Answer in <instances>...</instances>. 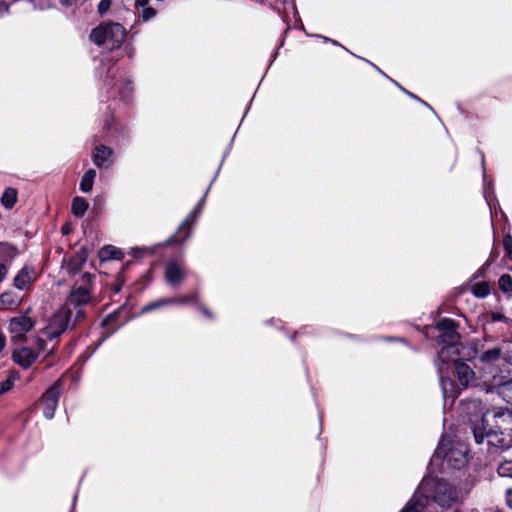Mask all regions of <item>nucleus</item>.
<instances>
[{
	"label": "nucleus",
	"mask_w": 512,
	"mask_h": 512,
	"mask_svg": "<svg viewBox=\"0 0 512 512\" xmlns=\"http://www.w3.org/2000/svg\"><path fill=\"white\" fill-rule=\"evenodd\" d=\"M126 37V29L116 22L101 23L90 33V40L104 49L114 50L121 47Z\"/></svg>",
	"instance_id": "nucleus-3"
},
{
	"label": "nucleus",
	"mask_w": 512,
	"mask_h": 512,
	"mask_svg": "<svg viewBox=\"0 0 512 512\" xmlns=\"http://www.w3.org/2000/svg\"><path fill=\"white\" fill-rule=\"evenodd\" d=\"M93 277H94L93 275H91L89 273H85V274H83L82 279H83L84 283H90L92 281Z\"/></svg>",
	"instance_id": "nucleus-41"
},
{
	"label": "nucleus",
	"mask_w": 512,
	"mask_h": 512,
	"mask_svg": "<svg viewBox=\"0 0 512 512\" xmlns=\"http://www.w3.org/2000/svg\"><path fill=\"white\" fill-rule=\"evenodd\" d=\"M88 209V202L82 197H76L72 202V212L75 216L81 217Z\"/></svg>",
	"instance_id": "nucleus-24"
},
{
	"label": "nucleus",
	"mask_w": 512,
	"mask_h": 512,
	"mask_svg": "<svg viewBox=\"0 0 512 512\" xmlns=\"http://www.w3.org/2000/svg\"><path fill=\"white\" fill-rule=\"evenodd\" d=\"M5 346V338H4V335L0 332V351L4 348Z\"/></svg>",
	"instance_id": "nucleus-45"
},
{
	"label": "nucleus",
	"mask_w": 512,
	"mask_h": 512,
	"mask_svg": "<svg viewBox=\"0 0 512 512\" xmlns=\"http://www.w3.org/2000/svg\"><path fill=\"white\" fill-rule=\"evenodd\" d=\"M85 261L84 258H77V264L75 266L71 264L68 265L67 269L70 273H73L75 274L79 269H80V266L81 264Z\"/></svg>",
	"instance_id": "nucleus-33"
},
{
	"label": "nucleus",
	"mask_w": 512,
	"mask_h": 512,
	"mask_svg": "<svg viewBox=\"0 0 512 512\" xmlns=\"http://www.w3.org/2000/svg\"><path fill=\"white\" fill-rule=\"evenodd\" d=\"M126 53L129 57H132L133 55V49L132 48H126Z\"/></svg>",
	"instance_id": "nucleus-52"
},
{
	"label": "nucleus",
	"mask_w": 512,
	"mask_h": 512,
	"mask_svg": "<svg viewBox=\"0 0 512 512\" xmlns=\"http://www.w3.org/2000/svg\"><path fill=\"white\" fill-rule=\"evenodd\" d=\"M91 160L98 169L108 170L114 165L116 154L110 146L100 143L92 149Z\"/></svg>",
	"instance_id": "nucleus-7"
},
{
	"label": "nucleus",
	"mask_w": 512,
	"mask_h": 512,
	"mask_svg": "<svg viewBox=\"0 0 512 512\" xmlns=\"http://www.w3.org/2000/svg\"><path fill=\"white\" fill-rule=\"evenodd\" d=\"M84 315V311L82 309H78L75 315L74 322L78 321L80 318H82Z\"/></svg>",
	"instance_id": "nucleus-43"
},
{
	"label": "nucleus",
	"mask_w": 512,
	"mask_h": 512,
	"mask_svg": "<svg viewBox=\"0 0 512 512\" xmlns=\"http://www.w3.org/2000/svg\"><path fill=\"white\" fill-rule=\"evenodd\" d=\"M437 328L441 331H444L449 341L451 342H455L458 338V334L455 331V323L450 319H442L440 322H438Z\"/></svg>",
	"instance_id": "nucleus-21"
},
{
	"label": "nucleus",
	"mask_w": 512,
	"mask_h": 512,
	"mask_svg": "<svg viewBox=\"0 0 512 512\" xmlns=\"http://www.w3.org/2000/svg\"><path fill=\"white\" fill-rule=\"evenodd\" d=\"M454 369L458 381L462 386L467 387L474 379V371L462 360H456L454 362Z\"/></svg>",
	"instance_id": "nucleus-13"
},
{
	"label": "nucleus",
	"mask_w": 512,
	"mask_h": 512,
	"mask_svg": "<svg viewBox=\"0 0 512 512\" xmlns=\"http://www.w3.org/2000/svg\"><path fill=\"white\" fill-rule=\"evenodd\" d=\"M98 257L102 262L109 260H121L124 257V253L121 249L113 245H106L99 250Z\"/></svg>",
	"instance_id": "nucleus-17"
},
{
	"label": "nucleus",
	"mask_w": 512,
	"mask_h": 512,
	"mask_svg": "<svg viewBox=\"0 0 512 512\" xmlns=\"http://www.w3.org/2000/svg\"><path fill=\"white\" fill-rule=\"evenodd\" d=\"M393 82H394V83H395V84H396V85H397V86H398V87H399V88H400V89H401L405 94H407L410 98H412V99H414V100H416V101H421V99H420L417 95H415V94H413V93H411V92L407 91V90H406V89H404L402 86H400L397 82H395V81H393Z\"/></svg>",
	"instance_id": "nucleus-38"
},
{
	"label": "nucleus",
	"mask_w": 512,
	"mask_h": 512,
	"mask_svg": "<svg viewBox=\"0 0 512 512\" xmlns=\"http://www.w3.org/2000/svg\"><path fill=\"white\" fill-rule=\"evenodd\" d=\"M330 43L332 45H335V46H341L343 49H345L346 51H348L344 46H342L339 42H337L336 40L332 39V41H330Z\"/></svg>",
	"instance_id": "nucleus-50"
},
{
	"label": "nucleus",
	"mask_w": 512,
	"mask_h": 512,
	"mask_svg": "<svg viewBox=\"0 0 512 512\" xmlns=\"http://www.w3.org/2000/svg\"><path fill=\"white\" fill-rule=\"evenodd\" d=\"M499 288L503 292H510L512 291V277L508 274H504L499 279Z\"/></svg>",
	"instance_id": "nucleus-28"
},
{
	"label": "nucleus",
	"mask_w": 512,
	"mask_h": 512,
	"mask_svg": "<svg viewBox=\"0 0 512 512\" xmlns=\"http://www.w3.org/2000/svg\"><path fill=\"white\" fill-rule=\"evenodd\" d=\"M7 273L6 266L0 263V282L5 278Z\"/></svg>",
	"instance_id": "nucleus-40"
},
{
	"label": "nucleus",
	"mask_w": 512,
	"mask_h": 512,
	"mask_svg": "<svg viewBox=\"0 0 512 512\" xmlns=\"http://www.w3.org/2000/svg\"><path fill=\"white\" fill-rule=\"evenodd\" d=\"M129 133V128L118 121L114 114L110 111L109 107L106 106L102 118V139L113 144H118L125 141L128 138Z\"/></svg>",
	"instance_id": "nucleus-4"
},
{
	"label": "nucleus",
	"mask_w": 512,
	"mask_h": 512,
	"mask_svg": "<svg viewBox=\"0 0 512 512\" xmlns=\"http://www.w3.org/2000/svg\"><path fill=\"white\" fill-rule=\"evenodd\" d=\"M172 302L171 303H185L187 302V298H180V299H176V300H171Z\"/></svg>",
	"instance_id": "nucleus-49"
},
{
	"label": "nucleus",
	"mask_w": 512,
	"mask_h": 512,
	"mask_svg": "<svg viewBox=\"0 0 512 512\" xmlns=\"http://www.w3.org/2000/svg\"><path fill=\"white\" fill-rule=\"evenodd\" d=\"M34 270L32 268L24 267L16 275L14 285L18 289L26 288L34 280Z\"/></svg>",
	"instance_id": "nucleus-18"
},
{
	"label": "nucleus",
	"mask_w": 512,
	"mask_h": 512,
	"mask_svg": "<svg viewBox=\"0 0 512 512\" xmlns=\"http://www.w3.org/2000/svg\"><path fill=\"white\" fill-rule=\"evenodd\" d=\"M401 512H422L411 500Z\"/></svg>",
	"instance_id": "nucleus-35"
},
{
	"label": "nucleus",
	"mask_w": 512,
	"mask_h": 512,
	"mask_svg": "<svg viewBox=\"0 0 512 512\" xmlns=\"http://www.w3.org/2000/svg\"><path fill=\"white\" fill-rule=\"evenodd\" d=\"M77 0H60V3L66 7L73 5Z\"/></svg>",
	"instance_id": "nucleus-42"
},
{
	"label": "nucleus",
	"mask_w": 512,
	"mask_h": 512,
	"mask_svg": "<svg viewBox=\"0 0 512 512\" xmlns=\"http://www.w3.org/2000/svg\"><path fill=\"white\" fill-rule=\"evenodd\" d=\"M186 273L183 268L175 262L168 263L165 267V278L172 286L179 285L185 279Z\"/></svg>",
	"instance_id": "nucleus-12"
},
{
	"label": "nucleus",
	"mask_w": 512,
	"mask_h": 512,
	"mask_svg": "<svg viewBox=\"0 0 512 512\" xmlns=\"http://www.w3.org/2000/svg\"><path fill=\"white\" fill-rule=\"evenodd\" d=\"M13 387V380L8 378L0 383V395L10 391Z\"/></svg>",
	"instance_id": "nucleus-32"
},
{
	"label": "nucleus",
	"mask_w": 512,
	"mask_h": 512,
	"mask_svg": "<svg viewBox=\"0 0 512 512\" xmlns=\"http://www.w3.org/2000/svg\"><path fill=\"white\" fill-rule=\"evenodd\" d=\"M149 2L150 0H135V8L137 10V13L145 7L149 6Z\"/></svg>",
	"instance_id": "nucleus-36"
},
{
	"label": "nucleus",
	"mask_w": 512,
	"mask_h": 512,
	"mask_svg": "<svg viewBox=\"0 0 512 512\" xmlns=\"http://www.w3.org/2000/svg\"><path fill=\"white\" fill-rule=\"evenodd\" d=\"M71 232V226H62V234L68 235Z\"/></svg>",
	"instance_id": "nucleus-44"
},
{
	"label": "nucleus",
	"mask_w": 512,
	"mask_h": 512,
	"mask_svg": "<svg viewBox=\"0 0 512 512\" xmlns=\"http://www.w3.org/2000/svg\"><path fill=\"white\" fill-rule=\"evenodd\" d=\"M172 301L171 300H164V301H161V302H158V303H153V304H150L148 306H146L143 311H149L151 309H154V308H157V307H160L162 304H165V303H171Z\"/></svg>",
	"instance_id": "nucleus-37"
},
{
	"label": "nucleus",
	"mask_w": 512,
	"mask_h": 512,
	"mask_svg": "<svg viewBox=\"0 0 512 512\" xmlns=\"http://www.w3.org/2000/svg\"><path fill=\"white\" fill-rule=\"evenodd\" d=\"M156 14H157L156 9H154L153 7H150V6H147L144 9L140 10V12H138V16L143 22H147V21L151 20L152 18H154L156 16Z\"/></svg>",
	"instance_id": "nucleus-27"
},
{
	"label": "nucleus",
	"mask_w": 512,
	"mask_h": 512,
	"mask_svg": "<svg viewBox=\"0 0 512 512\" xmlns=\"http://www.w3.org/2000/svg\"><path fill=\"white\" fill-rule=\"evenodd\" d=\"M316 37L321 38L325 43H330V41H332L331 38H328L326 36L316 35Z\"/></svg>",
	"instance_id": "nucleus-48"
},
{
	"label": "nucleus",
	"mask_w": 512,
	"mask_h": 512,
	"mask_svg": "<svg viewBox=\"0 0 512 512\" xmlns=\"http://www.w3.org/2000/svg\"><path fill=\"white\" fill-rule=\"evenodd\" d=\"M492 319H493L494 321L502 320V319H503V315H501V314H493V315H492Z\"/></svg>",
	"instance_id": "nucleus-47"
},
{
	"label": "nucleus",
	"mask_w": 512,
	"mask_h": 512,
	"mask_svg": "<svg viewBox=\"0 0 512 512\" xmlns=\"http://www.w3.org/2000/svg\"><path fill=\"white\" fill-rule=\"evenodd\" d=\"M72 311L68 306L60 307L49 320L48 325L41 330V333L49 339L59 337L70 326Z\"/></svg>",
	"instance_id": "nucleus-6"
},
{
	"label": "nucleus",
	"mask_w": 512,
	"mask_h": 512,
	"mask_svg": "<svg viewBox=\"0 0 512 512\" xmlns=\"http://www.w3.org/2000/svg\"><path fill=\"white\" fill-rule=\"evenodd\" d=\"M120 289H121V284L116 285L114 288L115 292H119Z\"/></svg>",
	"instance_id": "nucleus-54"
},
{
	"label": "nucleus",
	"mask_w": 512,
	"mask_h": 512,
	"mask_svg": "<svg viewBox=\"0 0 512 512\" xmlns=\"http://www.w3.org/2000/svg\"><path fill=\"white\" fill-rule=\"evenodd\" d=\"M115 88L122 102L129 103L132 100L134 89L132 79L130 77L125 76L123 79L119 80L115 84Z\"/></svg>",
	"instance_id": "nucleus-15"
},
{
	"label": "nucleus",
	"mask_w": 512,
	"mask_h": 512,
	"mask_svg": "<svg viewBox=\"0 0 512 512\" xmlns=\"http://www.w3.org/2000/svg\"><path fill=\"white\" fill-rule=\"evenodd\" d=\"M35 321L25 315L14 317L10 320L9 332L13 341L23 342L26 340L25 334L34 327Z\"/></svg>",
	"instance_id": "nucleus-8"
},
{
	"label": "nucleus",
	"mask_w": 512,
	"mask_h": 512,
	"mask_svg": "<svg viewBox=\"0 0 512 512\" xmlns=\"http://www.w3.org/2000/svg\"><path fill=\"white\" fill-rule=\"evenodd\" d=\"M113 63L111 60L102 59L101 65L96 69V72L100 78L108 77L110 73V69Z\"/></svg>",
	"instance_id": "nucleus-25"
},
{
	"label": "nucleus",
	"mask_w": 512,
	"mask_h": 512,
	"mask_svg": "<svg viewBox=\"0 0 512 512\" xmlns=\"http://www.w3.org/2000/svg\"><path fill=\"white\" fill-rule=\"evenodd\" d=\"M429 498L443 508L451 507L459 501L457 489L447 481L438 478L423 479L411 500L423 511Z\"/></svg>",
	"instance_id": "nucleus-2"
},
{
	"label": "nucleus",
	"mask_w": 512,
	"mask_h": 512,
	"mask_svg": "<svg viewBox=\"0 0 512 512\" xmlns=\"http://www.w3.org/2000/svg\"><path fill=\"white\" fill-rule=\"evenodd\" d=\"M96 176L97 172L93 168L88 169L83 174L79 184V189L82 193H90L92 191Z\"/></svg>",
	"instance_id": "nucleus-19"
},
{
	"label": "nucleus",
	"mask_w": 512,
	"mask_h": 512,
	"mask_svg": "<svg viewBox=\"0 0 512 512\" xmlns=\"http://www.w3.org/2000/svg\"><path fill=\"white\" fill-rule=\"evenodd\" d=\"M498 473L503 477L512 478V461H504L498 467Z\"/></svg>",
	"instance_id": "nucleus-30"
},
{
	"label": "nucleus",
	"mask_w": 512,
	"mask_h": 512,
	"mask_svg": "<svg viewBox=\"0 0 512 512\" xmlns=\"http://www.w3.org/2000/svg\"><path fill=\"white\" fill-rule=\"evenodd\" d=\"M208 194V189L206 190L205 194L203 195V197L198 201V203L196 204V206L193 208V210L187 215V217L182 221L181 224H192L193 222L197 221L199 215L202 213L203 211V208H204V205H205V201H206V196Z\"/></svg>",
	"instance_id": "nucleus-22"
},
{
	"label": "nucleus",
	"mask_w": 512,
	"mask_h": 512,
	"mask_svg": "<svg viewBox=\"0 0 512 512\" xmlns=\"http://www.w3.org/2000/svg\"><path fill=\"white\" fill-rule=\"evenodd\" d=\"M257 2H262L263 0H256Z\"/></svg>",
	"instance_id": "nucleus-56"
},
{
	"label": "nucleus",
	"mask_w": 512,
	"mask_h": 512,
	"mask_svg": "<svg viewBox=\"0 0 512 512\" xmlns=\"http://www.w3.org/2000/svg\"><path fill=\"white\" fill-rule=\"evenodd\" d=\"M483 386L486 392L496 391L507 402H512V379L503 373L485 372Z\"/></svg>",
	"instance_id": "nucleus-5"
},
{
	"label": "nucleus",
	"mask_w": 512,
	"mask_h": 512,
	"mask_svg": "<svg viewBox=\"0 0 512 512\" xmlns=\"http://www.w3.org/2000/svg\"><path fill=\"white\" fill-rule=\"evenodd\" d=\"M175 242H177V240H176L174 237H172L171 239H169V243H175Z\"/></svg>",
	"instance_id": "nucleus-55"
},
{
	"label": "nucleus",
	"mask_w": 512,
	"mask_h": 512,
	"mask_svg": "<svg viewBox=\"0 0 512 512\" xmlns=\"http://www.w3.org/2000/svg\"><path fill=\"white\" fill-rule=\"evenodd\" d=\"M482 168H483V195H484V198H485L488 206L491 208V200L494 197V188H493V182L491 180H488V178H487L483 155H482Z\"/></svg>",
	"instance_id": "nucleus-20"
},
{
	"label": "nucleus",
	"mask_w": 512,
	"mask_h": 512,
	"mask_svg": "<svg viewBox=\"0 0 512 512\" xmlns=\"http://www.w3.org/2000/svg\"><path fill=\"white\" fill-rule=\"evenodd\" d=\"M477 444L487 439L490 446L507 449L512 447V412L508 409L495 408L487 411L480 423L472 427Z\"/></svg>",
	"instance_id": "nucleus-1"
},
{
	"label": "nucleus",
	"mask_w": 512,
	"mask_h": 512,
	"mask_svg": "<svg viewBox=\"0 0 512 512\" xmlns=\"http://www.w3.org/2000/svg\"><path fill=\"white\" fill-rule=\"evenodd\" d=\"M110 5H111V1L110 0H101L99 5H98L99 12L101 14L105 13L110 8Z\"/></svg>",
	"instance_id": "nucleus-34"
},
{
	"label": "nucleus",
	"mask_w": 512,
	"mask_h": 512,
	"mask_svg": "<svg viewBox=\"0 0 512 512\" xmlns=\"http://www.w3.org/2000/svg\"><path fill=\"white\" fill-rule=\"evenodd\" d=\"M503 246L507 252V255L512 259V236L510 233H506L503 237Z\"/></svg>",
	"instance_id": "nucleus-31"
},
{
	"label": "nucleus",
	"mask_w": 512,
	"mask_h": 512,
	"mask_svg": "<svg viewBox=\"0 0 512 512\" xmlns=\"http://www.w3.org/2000/svg\"><path fill=\"white\" fill-rule=\"evenodd\" d=\"M60 394L61 384L59 381L55 382L43 394L41 401L43 404V413L47 419H51L54 416Z\"/></svg>",
	"instance_id": "nucleus-9"
},
{
	"label": "nucleus",
	"mask_w": 512,
	"mask_h": 512,
	"mask_svg": "<svg viewBox=\"0 0 512 512\" xmlns=\"http://www.w3.org/2000/svg\"><path fill=\"white\" fill-rule=\"evenodd\" d=\"M436 455L447 459L449 462H457L454 466H460L464 464L466 460L467 449L465 446L461 445L458 450L452 448L449 451H446L445 444L441 443L436 450Z\"/></svg>",
	"instance_id": "nucleus-11"
},
{
	"label": "nucleus",
	"mask_w": 512,
	"mask_h": 512,
	"mask_svg": "<svg viewBox=\"0 0 512 512\" xmlns=\"http://www.w3.org/2000/svg\"><path fill=\"white\" fill-rule=\"evenodd\" d=\"M45 345H46V342L44 339L38 337L37 338V348H38V352H42L44 351L45 349Z\"/></svg>",
	"instance_id": "nucleus-39"
},
{
	"label": "nucleus",
	"mask_w": 512,
	"mask_h": 512,
	"mask_svg": "<svg viewBox=\"0 0 512 512\" xmlns=\"http://www.w3.org/2000/svg\"><path fill=\"white\" fill-rule=\"evenodd\" d=\"M507 502H508L509 504H512V489H509V490L507 491Z\"/></svg>",
	"instance_id": "nucleus-46"
},
{
	"label": "nucleus",
	"mask_w": 512,
	"mask_h": 512,
	"mask_svg": "<svg viewBox=\"0 0 512 512\" xmlns=\"http://www.w3.org/2000/svg\"><path fill=\"white\" fill-rule=\"evenodd\" d=\"M367 63H369L370 65H372L377 71H379L381 74H384L379 68L378 66H376L375 64L371 63L370 61L364 59Z\"/></svg>",
	"instance_id": "nucleus-51"
},
{
	"label": "nucleus",
	"mask_w": 512,
	"mask_h": 512,
	"mask_svg": "<svg viewBox=\"0 0 512 512\" xmlns=\"http://www.w3.org/2000/svg\"><path fill=\"white\" fill-rule=\"evenodd\" d=\"M503 355V351L500 347H493L491 349H487L481 353L479 356V360L481 363L485 364L486 367L483 369L482 379L484 380L485 372L493 371V373H502V371H498V369L494 368L492 365L501 359Z\"/></svg>",
	"instance_id": "nucleus-10"
},
{
	"label": "nucleus",
	"mask_w": 512,
	"mask_h": 512,
	"mask_svg": "<svg viewBox=\"0 0 512 512\" xmlns=\"http://www.w3.org/2000/svg\"><path fill=\"white\" fill-rule=\"evenodd\" d=\"M422 105L428 107L430 110H433L432 107L427 103L425 102L424 100L421 99V101H419Z\"/></svg>",
	"instance_id": "nucleus-53"
},
{
	"label": "nucleus",
	"mask_w": 512,
	"mask_h": 512,
	"mask_svg": "<svg viewBox=\"0 0 512 512\" xmlns=\"http://www.w3.org/2000/svg\"><path fill=\"white\" fill-rule=\"evenodd\" d=\"M472 290L477 297H485L490 292L489 285L485 282L475 284Z\"/></svg>",
	"instance_id": "nucleus-29"
},
{
	"label": "nucleus",
	"mask_w": 512,
	"mask_h": 512,
	"mask_svg": "<svg viewBox=\"0 0 512 512\" xmlns=\"http://www.w3.org/2000/svg\"><path fill=\"white\" fill-rule=\"evenodd\" d=\"M38 354L33 352L30 348L22 347L13 353L14 361L24 368H28L36 360Z\"/></svg>",
	"instance_id": "nucleus-14"
},
{
	"label": "nucleus",
	"mask_w": 512,
	"mask_h": 512,
	"mask_svg": "<svg viewBox=\"0 0 512 512\" xmlns=\"http://www.w3.org/2000/svg\"><path fill=\"white\" fill-rule=\"evenodd\" d=\"M90 301V290L87 286L81 285L73 289L69 295L68 303L80 306Z\"/></svg>",
	"instance_id": "nucleus-16"
},
{
	"label": "nucleus",
	"mask_w": 512,
	"mask_h": 512,
	"mask_svg": "<svg viewBox=\"0 0 512 512\" xmlns=\"http://www.w3.org/2000/svg\"><path fill=\"white\" fill-rule=\"evenodd\" d=\"M35 10H48L53 6L52 0H28Z\"/></svg>",
	"instance_id": "nucleus-26"
},
{
	"label": "nucleus",
	"mask_w": 512,
	"mask_h": 512,
	"mask_svg": "<svg viewBox=\"0 0 512 512\" xmlns=\"http://www.w3.org/2000/svg\"><path fill=\"white\" fill-rule=\"evenodd\" d=\"M16 202H17V190L14 188H11V187L7 188L1 197L2 205L7 209H11L12 207H14Z\"/></svg>",
	"instance_id": "nucleus-23"
}]
</instances>
